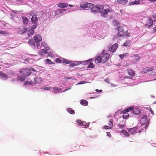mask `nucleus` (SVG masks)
I'll return each mask as SVG.
<instances>
[{
	"mask_svg": "<svg viewBox=\"0 0 156 156\" xmlns=\"http://www.w3.org/2000/svg\"><path fill=\"white\" fill-rule=\"evenodd\" d=\"M94 7V4L91 3H88L87 2H81L80 4V7L83 9L88 8L92 9Z\"/></svg>",
	"mask_w": 156,
	"mask_h": 156,
	"instance_id": "1",
	"label": "nucleus"
},
{
	"mask_svg": "<svg viewBox=\"0 0 156 156\" xmlns=\"http://www.w3.org/2000/svg\"><path fill=\"white\" fill-rule=\"evenodd\" d=\"M34 39L37 48H40L41 47L40 44V42L42 40L41 36L39 34H36L34 36Z\"/></svg>",
	"mask_w": 156,
	"mask_h": 156,
	"instance_id": "2",
	"label": "nucleus"
},
{
	"mask_svg": "<svg viewBox=\"0 0 156 156\" xmlns=\"http://www.w3.org/2000/svg\"><path fill=\"white\" fill-rule=\"evenodd\" d=\"M19 72L21 75L25 76H29L31 73L30 70L28 68H23L20 69Z\"/></svg>",
	"mask_w": 156,
	"mask_h": 156,
	"instance_id": "3",
	"label": "nucleus"
},
{
	"mask_svg": "<svg viewBox=\"0 0 156 156\" xmlns=\"http://www.w3.org/2000/svg\"><path fill=\"white\" fill-rule=\"evenodd\" d=\"M92 13H96L97 12H100L101 14V15L102 16L106 17H107L108 16V13L110 12L111 10H91Z\"/></svg>",
	"mask_w": 156,
	"mask_h": 156,
	"instance_id": "4",
	"label": "nucleus"
},
{
	"mask_svg": "<svg viewBox=\"0 0 156 156\" xmlns=\"http://www.w3.org/2000/svg\"><path fill=\"white\" fill-rule=\"evenodd\" d=\"M140 123L141 125H145V128L146 129L149 123V121L147 120V116L144 115L140 120Z\"/></svg>",
	"mask_w": 156,
	"mask_h": 156,
	"instance_id": "5",
	"label": "nucleus"
},
{
	"mask_svg": "<svg viewBox=\"0 0 156 156\" xmlns=\"http://www.w3.org/2000/svg\"><path fill=\"white\" fill-rule=\"evenodd\" d=\"M101 54L103 55V56L101 57L102 58V62L104 63L107 62L109 58L110 54L108 53L104 54V51L102 52Z\"/></svg>",
	"mask_w": 156,
	"mask_h": 156,
	"instance_id": "6",
	"label": "nucleus"
},
{
	"mask_svg": "<svg viewBox=\"0 0 156 156\" xmlns=\"http://www.w3.org/2000/svg\"><path fill=\"white\" fill-rule=\"evenodd\" d=\"M125 31L123 27L121 26L119 27L118 29V36L119 37H121L124 36Z\"/></svg>",
	"mask_w": 156,
	"mask_h": 156,
	"instance_id": "7",
	"label": "nucleus"
},
{
	"mask_svg": "<svg viewBox=\"0 0 156 156\" xmlns=\"http://www.w3.org/2000/svg\"><path fill=\"white\" fill-rule=\"evenodd\" d=\"M138 126H137L132 128H129L128 129V132L131 135L134 134L133 133L136 132Z\"/></svg>",
	"mask_w": 156,
	"mask_h": 156,
	"instance_id": "8",
	"label": "nucleus"
},
{
	"mask_svg": "<svg viewBox=\"0 0 156 156\" xmlns=\"http://www.w3.org/2000/svg\"><path fill=\"white\" fill-rule=\"evenodd\" d=\"M90 60L86 61L83 62V64L85 65L89 63V65L87 67L88 68H92L94 67V65L92 62H90Z\"/></svg>",
	"mask_w": 156,
	"mask_h": 156,
	"instance_id": "9",
	"label": "nucleus"
},
{
	"mask_svg": "<svg viewBox=\"0 0 156 156\" xmlns=\"http://www.w3.org/2000/svg\"><path fill=\"white\" fill-rule=\"evenodd\" d=\"M153 24V20L151 19H149L147 20V21L146 23V26L147 27H150Z\"/></svg>",
	"mask_w": 156,
	"mask_h": 156,
	"instance_id": "10",
	"label": "nucleus"
},
{
	"mask_svg": "<svg viewBox=\"0 0 156 156\" xmlns=\"http://www.w3.org/2000/svg\"><path fill=\"white\" fill-rule=\"evenodd\" d=\"M0 78L2 80H6L8 78V76L6 74H3L2 72H0Z\"/></svg>",
	"mask_w": 156,
	"mask_h": 156,
	"instance_id": "11",
	"label": "nucleus"
},
{
	"mask_svg": "<svg viewBox=\"0 0 156 156\" xmlns=\"http://www.w3.org/2000/svg\"><path fill=\"white\" fill-rule=\"evenodd\" d=\"M68 4L66 3H59L58 4V6L61 8L67 7Z\"/></svg>",
	"mask_w": 156,
	"mask_h": 156,
	"instance_id": "12",
	"label": "nucleus"
},
{
	"mask_svg": "<svg viewBox=\"0 0 156 156\" xmlns=\"http://www.w3.org/2000/svg\"><path fill=\"white\" fill-rule=\"evenodd\" d=\"M118 48V44H115L111 47V51L112 52H115Z\"/></svg>",
	"mask_w": 156,
	"mask_h": 156,
	"instance_id": "13",
	"label": "nucleus"
},
{
	"mask_svg": "<svg viewBox=\"0 0 156 156\" xmlns=\"http://www.w3.org/2000/svg\"><path fill=\"white\" fill-rule=\"evenodd\" d=\"M121 132L123 134V136L126 137H129V133H128L127 131L126 130H122L121 131Z\"/></svg>",
	"mask_w": 156,
	"mask_h": 156,
	"instance_id": "14",
	"label": "nucleus"
},
{
	"mask_svg": "<svg viewBox=\"0 0 156 156\" xmlns=\"http://www.w3.org/2000/svg\"><path fill=\"white\" fill-rule=\"evenodd\" d=\"M37 17L36 16L34 15L31 18V21L33 23L35 24L36 23L37 21Z\"/></svg>",
	"mask_w": 156,
	"mask_h": 156,
	"instance_id": "15",
	"label": "nucleus"
},
{
	"mask_svg": "<svg viewBox=\"0 0 156 156\" xmlns=\"http://www.w3.org/2000/svg\"><path fill=\"white\" fill-rule=\"evenodd\" d=\"M39 54L41 55H44L47 53V50L46 49H43L39 51Z\"/></svg>",
	"mask_w": 156,
	"mask_h": 156,
	"instance_id": "16",
	"label": "nucleus"
},
{
	"mask_svg": "<svg viewBox=\"0 0 156 156\" xmlns=\"http://www.w3.org/2000/svg\"><path fill=\"white\" fill-rule=\"evenodd\" d=\"M132 57L133 58V60L135 62L139 61L140 58L138 56V55L137 54H136Z\"/></svg>",
	"mask_w": 156,
	"mask_h": 156,
	"instance_id": "17",
	"label": "nucleus"
},
{
	"mask_svg": "<svg viewBox=\"0 0 156 156\" xmlns=\"http://www.w3.org/2000/svg\"><path fill=\"white\" fill-rule=\"evenodd\" d=\"M154 69V67H146L144 69V72L145 73L148 72L149 71H151Z\"/></svg>",
	"mask_w": 156,
	"mask_h": 156,
	"instance_id": "18",
	"label": "nucleus"
},
{
	"mask_svg": "<svg viewBox=\"0 0 156 156\" xmlns=\"http://www.w3.org/2000/svg\"><path fill=\"white\" fill-rule=\"evenodd\" d=\"M128 72L129 75L131 77H133L134 76L135 73L131 69L128 70Z\"/></svg>",
	"mask_w": 156,
	"mask_h": 156,
	"instance_id": "19",
	"label": "nucleus"
},
{
	"mask_svg": "<svg viewBox=\"0 0 156 156\" xmlns=\"http://www.w3.org/2000/svg\"><path fill=\"white\" fill-rule=\"evenodd\" d=\"M95 62L96 63H100L102 62V58L100 56H98L96 59L95 60Z\"/></svg>",
	"mask_w": 156,
	"mask_h": 156,
	"instance_id": "20",
	"label": "nucleus"
},
{
	"mask_svg": "<svg viewBox=\"0 0 156 156\" xmlns=\"http://www.w3.org/2000/svg\"><path fill=\"white\" fill-rule=\"evenodd\" d=\"M23 20V22L24 24H27L28 22V19L25 16H23L22 17Z\"/></svg>",
	"mask_w": 156,
	"mask_h": 156,
	"instance_id": "21",
	"label": "nucleus"
},
{
	"mask_svg": "<svg viewBox=\"0 0 156 156\" xmlns=\"http://www.w3.org/2000/svg\"><path fill=\"white\" fill-rule=\"evenodd\" d=\"M89 124V123L87 124L86 122L84 121H83L80 124V125L79 126H84L85 128H87Z\"/></svg>",
	"mask_w": 156,
	"mask_h": 156,
	"instance_id": "22",
	"label": "nucleus"
},
{
	"mask_svg": "<svg viewBox=\"0 0 156 156\" xmlns=\"http://www.w3.org/2000/svg\"><path fill=\"white\" fill-rule=\"evenodd\" d=\"M122 113L123 114L122 117L124 119H126L129 116V114L127 112H123V111L122 112Z\"/></svg>",
	"mask_w": 156,
	"mask_h": 156,
	"instance_id": "23",
	"label": "nucleus"
},
{
	"mask_svg": "<svg viewBox=\"0 0 156 156\" xmlns=\"http://www.w3.org/2000/svg\"><path fill=\"white\" fill-rule=\"evenodd\" d=\"M133 107H130L129 108L126 109L125 110H123V112H128L129 111H132L133 110Z\"/></svg>",
	"mask_w": 156,
	"mask_h": 156,
	"instance_id": "24",
	"label": "nucleus"
},
{
	"mask_svg": "<svg viewBox=\"0 0 156 156\" xmlns=\"http://www.w3.org/2000/svg\"><path fill=\"white\" fill-rule=\"evenodd\" d=\"M131 44V42L130 40H127L125 42L123 45L124 46H129Z\"/></svg>",
	"mask_w": 156,
	"mask_h": 156,
	"instance_id": "25",
	"label": "nucleus"
},
{
	"mask_svg": "<svg viewBox=\"0 0 156 156\" xmlns=\"http://www.w3.org/2000/svg\"><path fill=\"white\" fill-rule=\"evenodd\" d=\"M117 2L119 3L122 4L123 5H125L128 2L127 0H117Z\"/></svg>",
	"mask_w": 156,
	"mask_h": 156,
	"instance_id": "26",
	"label": "nucleus"
},
{
	"mask_svg": "<svg viewBox=\"0 0 156 156\" xmlns=\"http://www.w3.org/2000/svg\"><path fill=\"white\" fill-rule=\"evenodd\" d=\"M34 81L35 83H40L41 82V78L40 77H36L34 78Z\"/></svg>",
	"mask_w": 156,
	"mask_h": 156,
	"instance_id": "27",
	"label": "nucleus"
},
{
	"mask_svg": "<svg viewBox=\"0 0 156 156\" xmlns=\"http://www.w3.org/2000/svg\"><path fill=\"white\" fill-rule=\"evenodd\" d=\"M81 104L83 105L87 106L88 105V102L85 100H82L80 102Z\"/></svg>",
	"mask_w": 156,
	"mask_h": 156,
	"instance_id": "28",
	"label": "nucleus"
},
{
	"mask_svg": "<svg viewBox=\"0 0 156 156\" xmlns=\"http://www.w3.org/2000/svg\"><path fill=\"white\" fill-rule=\"evenodd\" d=\"M104 6L102 5H97L95 7V8L97 9L98 10H102L103 9Z\"/></svg>",
	"mask_w": 156,
	"mask_h": 156,
	"instance_id": "29",
	"label": "nucleus"
},
{
	"mask_svg": "<svg viewBox=\"0 0 156 156\" xmlns=\"http://www.w3.org/2000/svg\"><path fill=\"white\" fill-rule=\"evenodd\" d=\"M16 79L17 81L20 80L21 81H23L25 79V78L24 77L21 76H18Z\"/></svg>",
	"mask_w": 156,
	"mask_h": 156,
	"instance_id": "30",
	"label": "nucleus"
},
{
	"mask_svg": "<svg viewBox=\"0 0 156 156\" xmlns=\"http://www.w3.org/2000/svg\"><path fill=\"white\" fill-rule=\"evenodd\" d=\"M73 62L74 65L75 66H77L82 63L83 64V62L80 61H74Z\"/></svg>",
	"mask_w": 156,
	"mask_h": 156,
	"instance_id": "31",
	"label": "nucleus"
},
{
	"mask_svg": "<svg viewBox=\"0 0 156 156\" xmlns=\"http://www.w3.org/2000/svg\"><path fill=\"white\" fill-rule=\"evenodd\" d=\"M126 126V125L125 123L123 125L121 124H119L118 126H117V128L123 129V128H125Z\"/></svg>",
	"mask_w": 156,
	"mask_h": 156,
	"instance_id": "32",
	"label": "nucleus"
},
{
	"mask_svg": "<svg viewBox=\"0 0 156 156\" xmlns=\"http://www.w3.org/2000/svg\"><path fill=\"white\" fill-rule=\"evenodd\" d=\"M62 62L63 63L66 64H69L71 63V61L68 60L67 59H64L62 60Z\"/></svg>",
	"mask_w": 156,
	"mask_h": 156,
	"instance_id": "33",
	"label": "nucleus"
},
{
	"mask_svg": "<svg viewBox=\"0 0 156 156\" xmlns=\"http://www.w3.org/2000/svg\"><path fill=\"white\" fill-rule=\"evenodd\" d=\"M67 110L71 114H74L75 113L74 111L72 110L71 108H68L67 109Z\"/></svg>",
	"mask_w": 156,
	"mask_h": 156,
	"instance_id": "34",
	"label": "nucleus"
},
{
	"mask_svg": "<svg viewBox=\"0 0 156 156\" xmlns=\"http://www.w3.org/2000/svg\"><path fill=\"white\" fill-rule=\"evenodd\" d=\"M28 43L30 44H31L35 46L36 43L35 41H34L32 39L31 40H30L29 41H28Z\"/></svg>",
	"mask_w": 156,
	"mask_h": 156,
	"instance_id": "35",
	"label": "nucleus"
},
{
	"mask_svg": "<svg viewBox=\"0 0 156 156\" xmlns=\"http://www.w3.org/2000/svg\"><path fill=\"white\" fill-rule=\"evenodd\" d=\"M133 113L134 114H138L140 113V111L137 109H134L133 111Z\"/></svg>",
	"mask_w": 156,
	"mask_h": 156,
	"instance_id": "36",
	"label": "nucleus"
},
{
	"mask_svg": "<svg viewBox=\"0 0 156 156\" xmlns=\"http://www.w3.org/2000/svg\"><path fill=\"white\" fill-rule=\"evenodd\" d=\"M62 10H56L55 12V15H58L62 13Z\"/></svg>",
	"mask_w": 156,
	"mask_h": 156,
	"instance_id": "37",
	"label": "nucleus"
},
{
	"mask_svg": "<svg viewBox=\"0 0 156 156\" xmlns=\"http://www.w3.org/2000/svg\"><path fill=\"white\" fill-rule=\"evenodd\" d=\"M0 34L5 35L8 34L9 33L8 32L5 31H1V30H0Z\"/></svg>",
	"mask_w": 156,
	"mask_h": 156,
	"instance_id": "38",
	"label": "nucleus"
},
{
	"mask_svg": "<svg viewBox=\"0 0 156 156\" xmlns=\"http://www.w3.org/2000/svg\"><path fill=\"white\" fill-rule=\"evenodd\" d=\"M108 125L109 126L112 128L113 127V123H112V121H109L108 122Z\"/></svg>",
	"mask_w": 156,
	"mask_h": 156,
	"instance_id": "39",
	"label": "nucleus"
},
{
	"mask_svg": "<svg viewBox=\"0 0 156 156\" xmlns=\"http://www.w3.org/2000/svg\"><path fill=\"white\" fill-rule=\"evenodd\" d=\"M113 23L115 25H118L119 24V21L116 20H114L113 21Z\"/></svg>",
	"mask_w": 156,
	"mask_h": 156,
	"instance_id": "40",
	"label": "nucleus"
},
{
	"mask_svg": "<svg viewBox=\"0 0 156 156\" xmlns=\"http://www.w3.org/2000/svg\"><path fill=\"white\" fill-rule=\"evenodd\" d=\"M135 0V1H133L132 2H131V4L132 5H133L137 4L138 3H139V2H137L136 1V0Z\"/></svg>",
	"mask_w": 156,
	"mask_h": 156,
	"instance_id": "41",
	"label": "nucleus"
},
{
	"mask_svg": "<svg viewBox=\"0 0 156 156\" xmlns=\"http://www.w3.org/2000/svg\"><path fill=\"white\" fill-rule=\"evenodd\" d=\"M53 89L54 90H58V91H61L62 90L61 89H60V88L58 89V88L57 87H54L53 88Z\"/></svg>",
	"mask_w": 156,
	"mask_h": 156,
	"instance_id": "42",
	"label": "nucleus"
},
{
	"mask_svg": "<svg viewBox=\"0 0 156 156\" xmlns=\"http://www.w3.org/2000/svg\"><path fill=\"white\" fill-rule=\"evenodd\" d=\"M46 61L47 62V63L51 64L52 63V62L50 60L48 59H47L46 60Z\"/></svg>",
	"mask_w": 156,
	"mask_h": 156,
	"instance_id": "43",
	"label": "nucleus"
},
{
	"mask_svg": "<svg viewBox=\"0 0 156 156\" xmlns=\"http://www.w3.org/2000/svg\"><path fill=\"white\" fill-rule=\"evenodd\" d=\"M27 28L26 27L23 28V30H22V33H25L27 31Z\"/></svg>",
	"mask_w": 156,
	"mask_h": 156,
	"instance_id": "44",
	"label": "nucleus"
},
{
	"mask_svg": "<svg viewBox=\"0 0 156 156\" xmlns=\"http://www.w3.org/2000/svg\"><path fill=\"white\" fill-rule=\"evenodd\" d=\"M41 45L43 46H44V47H45L47 46V44L44 41L42 42L41 43Z\"/></svg>",
	"mask_w": 156,
	"mask_h": 156,
	"instance_id": "45",
	"label": "nucleus"
},
{
	"mask_svg": "<svg viewBox=\"0 0 156 156\" xmlns=\"http://www.w3.org/2000/svg\"><path fill=\"white\" fill-rule=\"evenodd\" d=\"M104 127L105 129H111L109 126H104Z\"/></svg>",
	"mask_w": 156,
	"mask_h": 156,
	"instance_id": "46",
	"label": "nucleus"
},
{
	"mask_svg": "<svg viewBox=\"0 0 156 156\" xmlns=\"http://www.w3.org/2000/svg\"><path fill=\"white\" fill-rule=\"evenodd\" d=\"M125 35L126 36H130V34L129 33L126 32L125 33Z\"/></svg>",
	"mask_w": 156,
	"mask_h": 156,
	"instance_id": "47",
	"label": "nucleus"
},
{
	"mask_svg": "<svg viewBox=\"0 0 156 156\" xmlns=\"http://www.w3.org/2000/svg\"><path fill=\"white\" fill-rule=\"evenodd\" d=\"M85 83V82L84 81H81L79 82L77 84H83Z\"/></svg>",
	"mask_w": 156,
	"mask_h": 156,
	"instance_id": "48",
	"label": "nucleus"
},
{
	"mask_svg": "<svg viewBox=\"0 0 156 156\" xmlns=\"http://www.w3.org/2000/svg\"><path fill=\"white\" fill-rule=\"evenodd\" d=\"M76 122L78 123V125L79 126L80 125V123H81L82 122L81 120H77L76 121Z\"/></svg>",
	"mask_w": 156,
	"mask_h": 156,
	"instance_id": "49",
	"label": "nucleus"
},
{
	"mask_svg": "<svg viewBox=\"0 0 156 156\" xmlns=\"http://www.w3.org/2000/svg\"><path fill=\"white\" fill-rule=\"evenodd\" d=\"M107 135L110 137H111L112 136L110 132H108L107 133Z\"/></svg>",
	"mask_w": 156,
	"mask_h": 156,
	"instance_id": "50",
	"label": "nucleus"
},
{
	"mask_svg": "<svg viewBox=\"0 0 156 156\" xmlns=\"http://www.w3.org/2000/svg\"><path fill=\"white\" fill-rule=\"evenodd\" d=\"M150 73V75L151 76H154L156 74V73L154 72H152Z\"/></svg>",
	"mask_w": 156,
	"mask_h": 156,
	"instance_id": "51",
	"label": "nucleus"
},
{
	"mask_svg": "<svg viewBox=\"0 0 156 156\" xmlns=\"http://www.w3.org/2000/svg\"><path fill=\"white\" fill-rule=\"evenodd\" d=\"M56 62H61V60L59 58H57L56 59Z\"/></svg>",
	"mask_w": 156,
	"mask_h": 156,
	"instance_id": "52",
	"label": "nucleus"
},
{
	"mask_svg": "<svg viewBox=\"0 0 156 156\" xmlns=\"http://www.w3.org/2000/svg\"><path fill=\"white\" fill-rule=\"evenodd\" d=\"M150 111L151 114L152 115H154V111H152V109L151 108H150Z\"/></svg>",
	"mask_w": 156,
	"mask_h": 156,
	"instance_id": "53",
	"label": "nucleus"
},
{
	"mask_svg": "<svg viewBox=\"0 0 156 156\" xmlns=\"http://www.w3.org/2000/svg\"><path fill=\"white\" fill-rule=\"evenodd\" d=\"M95 91L97 92H101L102 91V90H99L98 89H96Z\"/></svg>",
	"mask_w": 156,
	"mask_h": 156,
	"instance_id": "54",
	"label": "nucleus"
},
{
	"mask_svg": "<svg viewBox=\"0 0 156 156\" xmlns=\"http://www.w3.org/2000/svg\"><path fill=\"white\" fill-rule=\"evenodd\" d=\"M65 79H73V78L69 77H68V76H66L65 77Z\"/></svg>",
	"mask_w": 156,
	"mask_h": 156,
	"instance_id": "55",
	"label": "nucleus"
},
{
	"mask_svg": "<svg viewBox=\"0 0 156 156\" xmlns=\"http://www.w3.org/2000/svg\"><path fill=\"white\" fill-rule=\"evenodd\" d=\"M51 87H44V89L45 90H49L50 88H51Z\"/></svg>",
	"mask_w": 156,
	"mask_h": 156,
	"instance_id": "56",
	"label": "nucleus"
},
{
	"mask_svg": "<svg viewBox=\"0 0 156 156\" xmlns=\"http://www.w3.org/2000/svg\"><path fill=\"white\" fill-rule=\"evenodd\" d=\"M71 64L70 65V66H71V67H73L74 66H75L74 65V62L73 63H71Z\"/></svg>",
	"mask_w": 156,
	"mask_h": 156,
	"instance_id": "57",
	"label": "nucleus"
},
{
	"mask_svg": "<svg viewBox=\"0 0 156 156\" xmlns=\"http://www.w3.org/2000/svg\"><path fill=\"white\" fill-rule=\"evenodd\" d=\"M153 29L154 30V31H156V26L155 27H153Z\"/></svg>",
	"mask_w": 156,
	"mask_h": 156,
	"instance_id": "58",
	"label": "nucleus"
},
{
	"mask_svg": "<svg viewBox=\"0 0 156 156\" xmlns=\"http://www.w3.org/2000/svg\"><path fill=\"white\" fill-rule=\"evenodd\" d=\"M71 88H67L66 89H65V90L64 91H67L68 90H69V89H71Z\"/></svg>",
	"mask_w": 156,
	"mask_h": 156,
	"instance_id": "59",
	"label": "nucleus"
},
{
	"mask_svg": "<svg viewBox=\"0 0 156 156\" xmlns=\"http://www.w3.org/2000/svg\"><path fill=\"white\" fill-rule=\"evenodd\" d=\"M149 1H150L151 2H155L156 1V0H149Z\"/></svg>",
	"mask_w": 156,
	"mask_h": 156,
	"instance_id": "60",
	"label": "nucleus"
},
{
	"mask_svg": "<svg viewBox=\"0 0 156 156\" xmlns=\"http://www.w3.org/2000/svg\"><path fill=\"white\" fill-rule=\"evenodd\" d=\"M69 6H70V7H73V5H69Z\"/></svg>",
	"mask_w": 156,
	"mask_h": 156,
	"instance_id": "61",
	"label": "nucleus"
},
{
	"mask_svg": "<svg viewBox=\"0 0 156 156\" xmlns=\"http://www.w3.org/2000/svg\"><path fill=\"white\" fill-rule=\"evenodd\" d=\"M139 133H140L141 132V130H139Z\"/></svg>",
	"mask_w": 156,
	"mask_h": 156,
	"instance_id": "62",
	"label": "nucleus"
},
{
	"mask_svg": "<svg viewBox=\"0 0 156 156\" xmlns=\"http://www.w3.org/2000/svg\"><path fill=\"white\" fill-rule=\"evenodd\" d=\"M154 16V14L153 15V16Z\"/></svg>",
	"mask_w": 156,
	"mask_h": 156,
	"instance_id": "63",
	"label": "nucleus"
},
{
	"mask_svg": "<svg viewBox=\"0 0 156 156\" xmlns=\"http://www.w3.org/2000/svg\"><path fill=\"white\" fill-rule=\"evenodd\" d=\"M120 12H121V10H120Z\"/></svg>",
	"mask_w": 156,
	"mask_h": 156,
	"instance_id": "64",
	"label": "nucleus"
}]
</instances>
